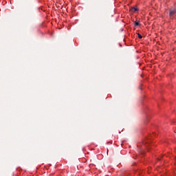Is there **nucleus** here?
Returning a JSON list of instances; mask_svg holds the SVG:
<instances>
[{
  "label": "nucleus",
  "mask_w": 176,
  "mask_h": 176,
  "mask_svg": "<svg viewBox=\"0 0 176 176\" xmlns=\"http://www.w3.org/2000/svg\"><path fill=\"white\" fill-rule=\"evenodd\" d=\"M139 39H142V36L141 34H138Z\"/></svg>",
  "instance_id": "obj_4"
},
{
  "label": "nucleus",
  "mask_w": 176,
  "mask_h": 176,
  "mask_svg": "<svg viewBox=\"0 0 176 176\" xmlns=\"http://www.w3.org/2000/svg\"><path fill=\"white\" fill-rule=\"evenodd\" d=\"M134 25H135V27H138V25H140V23L135 21Z\"/></svg>",
  "instance_id": "obj_3"
},
{
  "label": "nucleus",
  "mask_w": 176,
  "mask_h": 176,
  "mask_svg": "<svg viewBox=\"0 0 176 176\" xmlns=\"http://www.w3.org/2000/svg\"><path fill=\"white\" fill-rule=\"evenodd\" d=\"M176 14V9L174 8H172L169 10V16L170 19H173L174 16Z\"/></svg>",
  "instance_id": "obj_1"
},
{
  "label": "nucleus",
  "mask_w": 176,
  "mask_h": 176,
  "mask_svg": "<svg viewBox=\"0 0 176 176\" xmlns=\"http://www.w3.org/2000/svg\"><path fill=\"white\" fill-rule=\"evenodd\" d=\"M138 8L133 7L131 9V12H133V13H135V12H138Z\"/></svg>",
  "instance_id": "obj_2"
}]
</instances>
